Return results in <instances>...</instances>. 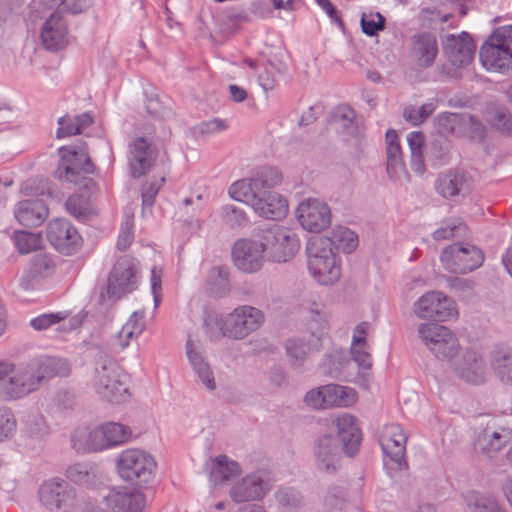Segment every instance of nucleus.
<instances>
[{
  "label": "nucleus",
  "instance_id": "nucleus-36",
  "mask_svg": "<svg viewBox=\"0 0 512 512\" xmlns=\"http://www.w3.org/2000/svg\"><path fill=\"white\" fill-rule=\"evenodd\" d=\"M240 474L241 467L238 462L230 460L226 455H219L212 461L210 477L215 485L223 484Z\"/></svg>",
  "mask_w": 512,
  "mask_h": 512
},
{
  "label": "nucleus",
  "instance_id": "nucleus-45",
  "mask_svg": "<svg viewBox=\"0 0 512 512\" xmlns=\"http://www.w3.org/2000/svg\"><path fill=\"white\" fill-rule=\"evenodd\" d=\"M467 502L471 512H506L495 498L474 492L467 496Z\"/></svg>",
  "mask_w": 512,
  "mask_h": 512
},
{
  "label": "nucleus",
  "instance_id": "nucleus-47",
  "mask_svg": "<svg viewBox=\"0 0 512 512\" xmlns=\"http://www.w3.org/2000/svg\"><path fill=\"white\" fill-rule=\"evenodd\" d=\"M355 121V112L348 105L337 106L330 115L329 122L333 125L342 128L343 130H349Z\"/></svg>",
  "mask_w": 512,
  "mask_h": 512
},
{
  "label": "nucleus",
  "instance_id": "nucleus-30",
  "mask_svg": "<svg viewBox=\"0 0 512 512\" xmlns=\"http://www.w3.org/2000/svg\"><path fill=\"white\" fill-rule=\"evenodd\" d=\"M186 354L193 370L198 375L201 382L209 390H214L216 388V383L210 366L206 362L202 353L194 347L193 341L190 337L186 341Z\"/></svg>",
  "mask_w": 512,
  "mask_h": 512
},
{
  "label": "nucleus",
  "instance_id": "nucleus-29",
  "mask_svg": "<svg viewBox=\"0 0 512 512\" xmlns=\"http://www.w3.org/2000/svg\"><path fill=\"white\" fill-rule=\"evenodd\" d=\"M71 443L73 449L82 454L104 450V442L101 440L98 427L93 430L87 427L75 429L71 435Z\"/></svg>",
  "mask_w": 512,
  "mask_h": 512
},
{
  "label": "nucleus",
  "instance_id": "nucleus-64",
  "mask_svg": "<svg viewBox=\"0 0 512 512\" xmlns=\"http://www.w3.org/2000/svg\"><path fill=\"white\" fill-rule=\"evenodd\" d=\"M73 512H103V510L99 507L96 500L78 494L77 504Z\"/></svg>",
  "mask_w": 512,
  "mask_h": 512
},
{
  "label": "nucleus",
  "instance_id": "nucleus-8",
  "mask_svg": "<svg viewBox=\"0 0 512 512\" xmlns=\"http://www.w3.org/2000/svg\"><path fill=\"white\" fill-rule=\"evenodd\" d=\"M282 182L281 173L274 167L259 168L252 177L234 182L228 190L230 197L236 201L253 195L272 192L271 189Z\"/></svg>",
  "mask_w": 512,
  "mask_h": 512
},
{
  "label": "nucleus",
  "instance_id": "nucleus-40",
  "mask_svg": "<svg viewBox=\"0 0 512 512\" xmlns=\"http://www.w3.org/2000/svg\"><path fill=\"white\" fill-rule=\"evenodd\" d=\"M274 496L281 512H297L303 505V496L291 487L278 489Z\"/></svg>",
  "mask_w": 512,
  "mask_h": 512
},
{
  "label": "nucleus",
  "instance_id": "nucleus-7",
  "mask_svg": "<svg viewBox=\"0 0 512 512\" xmlns=\"http://www.w3.org/2000/svg\"><path fill=\"white\" fill-rule=\"evenodd\" d=\"M77 490L62 478H50L39 486L38 498L50 512H73L77 504Z\"/></svg>",
  "mask_w": 512,
  "mask_h": 512
},
{
  "label": "nucleus",
  "instance_id": "nucleus-18",
  "mask_svg": "<svg viewBox=\"0 0 512 512\" xmlns=\"http://www.w3.org/2000/svg\"><path fill=\"white\" fill-rule=\"evenodd\" d=\"M157 158L156 148L145 138L137 137L129 144L128 164L133 178H140L152 168Z\"/></svg>",
  "mask_w": 512,
  "mask_h": 512
},
{
  "label": "nucleus",
  "instance_id": "nucleus-42",
  "mask_svg": "<svg viewBox=\"0 0 512 512\" xmlns=\"http://www.w3.org/2000/svg\"><path fill=\"white\" fill-rule=\"evenodd\" d=\"M341 276L340 258L334 249L329 255H322V285H333Z\"/></svg>",
  "mask_w": 512,
  "mask_h": 512
},
{
  "label": "nucleus",
  "instance_id": "nucleus-35",
  "mask_svg": "<svg viewBox=\"0 0 512 512\" xmlns=\"http://www.w3.org/2000/svg\"><path fill=\"white\" fill-rule=\"evenodd\" d=\"M101 440L104 442V450L122 445L132 437L130 427L117 422H108L98 426Z\"/></svg>",
  "mask_w": 512,
  "mask_h": 512
},
{
  "label": "nucleus",
  "instance_id": "nucleus-53",
  "mask_svg": "<svg viewBox=\"0 0 512 512\" xmlns=\"http://www.w3.org/2000/svg\"><path fill=\"white\" fill-rule=\"evenodd\" d=\"M438 345L442 352L433 354L439 359H451L458 354L460 349L459 341L450 329H448V335L439 340Z\"/></svg>",
  "mask_w": 512,
  "mask_h": 512
},
{
  "label": "nucleus",
  "instance_id": "nucleus-20",
  "mask_svg": "<svg viewBox=\"0 0 512 512\" xmlns=\"http://www.w3.org/2000/svg\"><path fill=\"white\" fill-rule=\"evenodd\" d=\"M240 202L250 205L261 217L280 220L288 213V202L277 192L263 193L241 199Z\"/></svg>",
  "mask_w": 512,
  "mask_h": 512
},
{
  "label": "nucleus",
  "instance_id": "nucleus-11",
  "mask_svg": "<svg viewBox=\"0 0 512 512\" xmlns=\"http://www.w3.org/2000/svg\"><path fill=\"white\" fill-rule=\"evenodd\" d=\"M138 282L139 271L136 260L128 255L121 256L110 272L107 295L113 300H118L122 295L136 290Z\"/></svg>",
  "mask_w": 512,
  "mask_h": 512
},
{
  "label": "nucleus",
  "instance_id": "nucleus-2",
  "mask_svg": "<svg viewBox=\"0 0 512 512\" xmlns=\"http://www.w3.org/2000/svg\"><path fill=\"white\" fill-rule=\"evenodd\" d=\"M128 375L117 362L102 350L95 354L93 386L97 394L111 403H121L129 397Z\"/></svg>",
  "mask_w": 512,
  "mask_h": 512
},
{
  "label": "nucleus",
  "instance_id": "nucleus-38",
  "mask_svg": "<svg viewBox=\"0 0 512 512\" xmlns=\"http://www.w3.org/2000/svg\"><path fill=\"white\" fill-rule=\"evenodd\" d=\"M418 334L432 353H441L438 343L442 337L448 335V328L435 323H422L418 327Z\"/></svg>",
  "mask_w": 512,
  "mask_h": 512
},
{
  "label": "nucleus",
  "instance_id": "nucleus-3",
  "mask_svg": "<svg viewBox=\"0 0 512 512\" xmlns=\"http://www.w3.org/2000/svg\"><path fill=\"white\" fill-rule=\"evenodd\" d=\"M116 467L124 481L138 487H146L154 481L157 463L150 453L130 448L118 455Z\"/></svg>",
  "mask_w": 512,
  "mask_h": 512
},
{
  "label": "nucleus",
  "instance_id": "nucleus-24",
  "mask_svg": "<svg viewBox=\"0 0 512 512\" xmlns=\"http://www.w3.org/2000/svg\"><path fill=\"white\" fill-rule=\"evenodd\" d=\"M40 38L43 46L50 51H57L67 44V27L59 13H52L44 22Z\"/></svg>",
  "mask_w": 512,
  "mask_h": 512
},
{
  "label": "nucleus",
  "instance_id": "nucleus-10",
  "mask_svg": "<svg viewBox=\"0 0 512 512\" xmlns=\"http://www.w3.org/2000/svg\"><path fill=\"white\" fill-rule=\"evenodd\" d=\"M225 321L220 322L225 337L241 340L252 332L256 331L264 322L263 312L249 305L235 308L231 313L224 316Z\"/></svg>",
  "mask_w": 512,
  "mask_h": 512
},
{
  "label": "nucleus",
  "instance_id": "nucleus-19",
  "mask_svg": "<svg viewBox=\"0 0 512 512\" xmlns=\"http://www.w3.org/2000/svg\"><path fill=\"white\" fill-rule=\"evenodd\" d=\"M475 49L473 39L466 32L459 35H447L443 41V50L447 59L458 68L467 66L472 62Z\"/></svg>",
  "mask_w": 512,
  "mask_h": 512
},
{
  "label": "nucleus",
  "instance_id": "nucleus-28",
  "mask_svg": "<svg viewBox=\"0 0 512 512\" xmlns=\"http://www.w3.org/2000/svg\"><path fill=\"white\" fill-rule=\"evenodd\" d=\"M468 187L467 175L457 170H449L446 173L440 174L435 184L436 191L446 199L461 194Z\"/></svg>",
  "mask_w": 512,
  "mask_h": 512
},
{
  "label": "nucleus",
  "instance_id": "nucleus-4",
  "mask_svg": "<svg viewBox=\"0 0 512 512\" xmlns=\"http://www.w3.org/2000/svg\"><path fill=\"white\" fill-rule=\"evenodd\" d=\"M483 67L493 72L512 71V25L494 30L479 53Z\"/></svg>",
  "mask_w": 512,
  "mask_h": 512
},
{
  "label": "nucleus",
  "instance_id": "nucleus-15",
  "mask_svg": "<svg viewBox=\"0 0 512 512\" xmlns=\"http://www.w3.org/2000/svg\"><path fill=\"white\" fill-rule=\"evenodd\" d=\"M325 426L331 432L336 433L342 442L343 450L348 456L352 457L358 452L362 441V432L355 416L349 413H341L330 420H326Z\"/></svg>",
  "mask_w": 512,
  "mask_h": 512
},
{
  "label": "nucleus",
  "instance_id": "nucleus-52",
  "mask_svg": "<svg viewBox=\"0 0 512 512\" xmlns=\"http://www.w3.org/2000/svg\"><path fill=\"white\" fill-rule=\"evenodd\" d=\"M68 317L65 311L56 313H45L30 320V326L36 331H44L51 326L60 323Z\"/></svg>",
  "mask_w": 512,
  "mask_h": 512
},
{
  "label": "nucleus",
  "instance_id": "nucleus-16",
  "mask_svg": "<svg viewBox=\"0 0 512 512\" xmlns=\"http://www.w3.org/2000/svg\"><path fill=\"white\" fill-rule=\"evenodd\" d=\"M47 239L57 251L65 255L76 253L82 244V238L77 229L63 218L49 222Z\"/></svg>",
  "mask_w": 512,
  "mask_h": 512
},
{
  "label": "nucleus",
  "instance_id": "nucleus-55",
  "mask_svg": "<svg viewBox=\"0 0 512 512\" xmlns=\"http://www.w3.org/2000/svg\"><path fill=\"white\" fill-rule=\"evenodd\" d=\"M134 217L133 215L126 214L122 221L120 233L117 240V248L120 251H125L134 240Z\"/></svg>",
  "mask_w": 512,
  "mask_h": 512
},
{
  "label": "nucleus",
  "instance_id": "nucleus-57",
  "mask_svg": "<svg viewBox=\"0 0 512 512\" xmlns=\"http://www.w3.org/2000/svg\"><path fill=\"white\" fill-rule=\"evenodd\" d=\"M66 209L70 215L78 220H86L88 217V206L86 199L81 195H71L66 200Z\"/></svg>",
  "mask_w": 512,
  "mask_h": 512
},
{
  "label": "nucleus",
  "instance_id": "nucleus-25",
  "mask_svg": "<svg viewBox=\"0 0 512 512\" xmlns=\"http://www.w3.org/2000/svg\"><path fill=\"white\" fill-rule=\"evenodd\" d=\"M49 209L42 199H26L20 201L15 210V217L22 226L35 228L47 219Z\"/></svg>",
  "mask_w": 512,
  "mask_h": 512
},
{
  "label": "nucleus",
  "instance_id": "nucleus-46",
  "mask_svg": "<svg viewBox=\"0 0 512 512\" xmlns=\"http://www.w3.org/2000/svg\"><path fill=\"white\" fill-rule=\"evenodd\" d=\"M493 366L499 379L512 385V349L498 351Z\"/></svg>",
  "mask_w": 512,
  "mask_h": 512
},
{
  "label": "nucleus",
  "instance_id": "nucleus-13",
  "mask_svg": "<svg viewBox=\"0 0 512 512\" xmlns=\"http://www.w3.org/2000/svg\"><path fill=\"white\" fill-rule=\"evenodd\" d=\"M415 314L421 319L449 321L458 317V309L453 299L437 291L427 292L413 305Z\"/></svg>",
  "mask_w": 512,
  "mask_h": 512
},
{
  "label": "nucleus",
  "instance_id": "nucleus-34",
  "mask_svg": "<svg viewBox=\"0 0 512 512\" xmlns=\"http://www.w3.org/2000/svg\"><path fill=\"white\" fill-rule=\"evenodd\" d=\"M386 143L387 173L391 178H396L404 171V162L399 138L395 130H387Z\"/></svg>",
  "mask_w": 512,
  "mask_h": 512
},
{
  "label": "nucleus",
  "instance_id": "nucleus-39",
  "mask_svg": "<svg viewBox=\"0 0 512 512\" xmlns=\"http://www.w3.org/2000/svg\"><path fill=\"white\" fill-rule=\"evenodd\" d=\"M221 220L231 230H239L249 225L247 213L234 204H226L221 207Z\"/></svg>",
  "mask_w": 512,
  "mask_h": 512
},
{
  "label": "nucleus",
  "instance_id": "nucleus-5",
  "mask_svg": "<svg viewBox=\"0 0 512 512\" xmlns=\"http://www.w3.org/2000/svg\"><path fill=\"white\" fill-rule=\"evenodd\" d=\"M60 160L55 170V177L74 184H83V187L90 188L96 184L92 178L82 174H92L95 171L87 150L83 147H61L59 148Z\"/></svg>",
  "mask_w": 512,
  "mask_h": 512
},
{
  "label": "nucleus",
  "instance_id": "nucleus-32",
  "mask_svg": "<svg viewBox=\"0 0 512 512\" xmlns=\"http://www.w3.org/2000/svg\"><path fill=\"white\" fill-rule=\"evenodd\" d=\"M94 123L92 112H84L80 115H64L58 119L57 138L82 134L83 131Z\"/></svg>",
  "mask_w": 512,
  "mask_h": 512
},
{
  "label": "nucleus",
  "instance_id": "nucleus-1",
  "mask_svg": "<svg viewBox=\"0 0 512 512\" xmlns=\"http://www.w3.org/2000/svg\"><path fill=\"white\" fill-rule=\"evenodd\" d=\"M70 373L71 364L62 357L40 355L18 365L0 361V400L22 399L44 382Z\"/></svg>",
  "mask_w": 512,
  "mask_h": 512
},
{
  "label": "nucleus",
  "instance_id": "nucleus-27",
  "mask_svg": "<svg viewBox=\"0 0 512 512\" xmlns=\"http://www.w3.org/2000/svg\"><path fill=\"white\" fill-rule=\"evenodd\" d=\"M359 401L358 392L339 384L322 386V408H350Z\"/></svg>",
  "mask_w": 512,
  "mask_h": 512
},
{
  "label": "nucleus",
  "instance_id": "nucleus-51",
  "mask_svg": "<svg viewBox=\"0 0 512 512\" xmlns=\"http://www.w3.org/2000/svg\"><path fill=\"white\" fill-rule=\"evenodd\" d=\"M225 318L223 315L213 316L206 313L203 317V327L205 334L211 341H218L222 337H225L224 329L220 322H224Z\"/></svg>",
  "mask_w": 512,
  "mask_h": 512
},
{
  "label": "nucleus",
  "instance_id": "nucleus-59",
  "mask_svg": "<svg viewBox=\"0 0 512 512\" xmlns=\"http://www.w3.org/2000/svg\"><path fill=\"white\" fill-rule=\"evenodd\" d=\"M350 354L354 362L361 369H371L373 365L372 355L368 345H351Z\"/></svg>",
  "mask_w": 512,
  "mask_h": 512
},
{
  "label": "nucleus",
  "instance_id": "nucleus-9",
  "mask_svg": "<svg viewBox=\"0 0 512 512\" xmlns=\"http://www.w3.org/2000/svg\"><path fill=\"white\" fill-rule=\"evenodd\" d=\"M440 260L448 271L466 274L482 265L484 254L481 249L472 244L454 243L443 249Z\"/></svg>",
  "mask_w": 512,
  "mask_h": 512
},
{
  "label": "nucleus",
  "instance_id": "nucleus-33",
  "mask_svg": "<svg viewBox=\"0 0 512 512\" xmlns=\"http://www.w3.org/2000/svg\"><path fill=\"white\" fill-rule=\"evenodd\" d=\"M512 439V429L508 427H491L487 426L479 441L482 449L487 454H493L500 451Z\"/></svg>",
  "mask_w": 512,
  "mask_h": 512
},
{
  "label": "nucleus",
  "instance_id": "nucleus-22",
  "mask_svg": "<svg viewBox=\"0 0 512 512\" xmlns=\"http://www.w3.org/2000/svg\"><path fill=\"white\" fill-rule=\"evenodd\" d=\"M410 57L415 64L422 68L434 64L439 53L438 42L435 34L430 32H419L414 34L410 40Z\"/></svg>",
  "mask_w": 512,
  "mask_h": 512
},
{
  "label": "nucleus",
  "instance_id": "nucleus-23",
  "mask_svg": "<svg viewBox=\"0 0 512 512\" xmlns=\"http://www.w3.org/2000/svg\"><path fill=\"white\" fill-rule=\"evenodd\" d=\"M56 264L51 255L38 253L31 257L28 270L19 279V286L24 291L34 288V282L50 277L55 272Z\"/></svg>",
  "mask_w": 512,
  "mask_h": 512
},
{
  "label": "nucleus",
  "instance_id": "nucleus-41",
  "mask_svg": "<svg viewBox=\"0 0 512 512\" xmlns=\"http://www.w3.org/2000/svg\"><path fill=\"white\" fill-rule=\"evenodd\" d=\"M207 285L210 293L215 297H223L230 291L228 270L225 267H213L210 270Z\"/></svg>",
  "mask_w": 512,
  "mask_h": 512
},
{
  "label": "nucleus",
  "instance_id": "nucleus-6",
  "mask_svg": "<svg viewBox=\"0 0 512 512\" xmlns=\"http://www.w3.org/2000/svg\"><path fill=\"white\" fill-rule=\"evenodd\" d=\"M258 237L264 252L272 262H288L300 247L297 235L287 227L277 224L260 229Z\"/></svg>",
  "mask_w": 512,
  "mask_h": 512
},
{
  "label": "nucleus",
  "instance_id": "nucleus-37",
  "mask_svg": "<svg viewBox=\"0 0 512 512\" xmlns=\"http://www.w3.org/2000/svg\"><path fill=\"white\" fill-rule=\"evenodd\" d=\"M327 244L330 248L344 253L353 252L359 243L358 236L350 229L338 226L332 231V236L327 238Z\"/></svg>",
  "mask_w": 512,
  "mask_h": 512
},
{
  "label": "nucleus",
  "instance_id": "nucleus-43",
  "mask_svg": "<svg viewBox=\"0 0 512 512\" xmlns=\"http://www.w3.org/2000/svg\"><path fill=\"white\" fill-rule=\"evenodd\" d=\"M307 267L316 282H320V233H313L306 243Z\"/></svg>",
  "mask_w": 512,
  "mask_h": 512
},
{
  "label": "nucleus",
  "instance_id": "nucleus-61",
  "mask_svg": "<svg viewBox=\"0 0 512 512\" xmlns=\"http://www.w3.org/2000/svg\"><path fill=\"white\" fill-rule=\"evenodd\" d=\"M407 142L411 151V156H423L425 148V136L420 131H413L408 134Z\"/></svg>",
  "mask_w": 512,
  "mask_h": 512
},
{
  "label": "nucleus",
  "instance_id": "nucleus-58",
  "mask_svg": "<svg viewBox=\"0 0 512 512\" xmlns=\"http://www.w3.org/2000/svg\"><path fill=\"white\" fill-rule=\"evenodd\" d=\"M385 19L380 13H363L361 17L362 31L368 35L373 36L378 31L383 30Z\"/></svg>",
  "mask_w": 512,
  "mask_h": 512
},
{
  "label": "nucleus",
  "instance_id": "nucleus-49",
  "mask_svg": "<svg viewBox=\"0 0 512 512\" xmlns=\"http://www.w3.org/2000/svg\"><path fill=\"white\" fill-rule=\"evenodd\" d=\"M17 430L16 418L8 407H0V442L11 439Z\"/></svg>",
  "mask_w": 512,
  "mask_h": 512
},
{
  "label": "nucleus",
  "instance_id": "nucleus-62",
  "mask_svg": "<svg viewBox=\"0 0 512 512\" xmlns=\"http://www.w3.org/2000/svg\"><path fill=\"white\" fill-rule=\"evenodd\" d=\"M123 326L124 332L129 330L128 333H134L136 336H139L145 329L144 313L137 311L133 312Z\"/></svg>",
  "mask_w": 512,
  "mask_h": 512
},
{
  "label": "nucleus",
  "instance_id": "nucleus-44",
  "mask_svg": "<svg viewBox=\"0 0 512 512\" xmlns=\"http://www.w3.org/2000/svg\"><path fill=\"white\" fill-rule=\"evenodd\" d=\"M467 233V226L461 218L446 220L441 227L436 229L432 237L434 240H449L456 236H464Z\"/></svg>",
  "mask_w": 512,
  "mask_h": 512
},
{
  "label": "nucleus",
  "instance_id": "nucleus-48",
  "mask_svg": "<svg viewBox=\"0 0 512 512\" xmlns=\"http://www.w3.org/2000/svg\"><path fill=\"white\" fill-rule=\"evenodd\" d=\"M434 103H426L415 108L410 105L404 108L403 117L404 119L414 126L422 124L435 110Z\"/></svg>",
  "mask_w": 512,
  "mask_h": 512
},
{
  "label": "nucleus",
  "instance_id": "nucleus-54",
  "mask_svg": "<svg viewBox=\"0 0 512 512\" xmlns=\"http://www.w3.org/2000/svg\"><path fill=\"white\" fill-rule=\"evenodd\" d=\"M14 242L17 250L21 254H27L38 248L40 237L33 233L17 231L14 235Z\"/></svg>",
  "mask_w": 512,
  "mask_h": 512
},
{
  "label": "nucleus",
  "instance_id": "nucleus-26",
  "mask_svg": "<svg viewBox=\"0 0 512 512\" xmlns=\"http://www.w3.org/2000/svg\"><path fill=\"white\" fill-rule=\"evenodd\" d=\"M458 376L466 382L479 384L484 382L486 367L482 356L474 350H467L455 364Z\"/></svg>",
  "mask_w": 512,
  "mask_h": 512
},
{
  "label": "nucleus",
  "instance_id": "nucleus-12",
  "mask_svg": "<svg viewBox=\"0 0 512 512\" xmlns=\"http://www.w3.org/2000/svg\"><path fill=\"white\" fill-rule=\"evenodd\" d=\"M273 486V478L268 469H258L247 474L230 490V496L237 503L263 499Z\"/></svg>",
  "mask_w": 512,
  "mask_h": 512
},
{
  "label": "nucleus",
  "instance_id": "nucleus-14",
  "mask_svg": "<svg viewBox=\"0 0 512 512\" xmlns=\"http://www.w3.org/2000/svg\"><path fill=\"white\" fill-rule=\"evenodd\" d=\"M407 435L399 424L385 425L381 431L380 445L385 456V462H390L394 469L402 470L406 462Z\"/></svg>",
  "mask_w": 512,
  "mask_h": 512
},
{
  "label": "nucleus",
  "instance_id": "nucleus-63",
  "mask_svg": "<svg viewBox=\"0 0 512 512\" xmlns=\"http://www.w3.org/2000/svg\"><path fill=\"white\" fill-rule=\"evenodd\" d=\"M340 452L339 448L335 446L333 449L329 450L326 453V456L322 457V464L324 465L325 471L327 473H333L335 472L338 467L340 466Z\"/></svg>",
  "mask_w": 512,
  "mask_h": 512
},
{
  "label": "nucleus",
  "instance_id": "nucleus-60",
  "mask_svg": "<svg viewBox=\"0 0 512 512\" xmlns=\"http://www.w3.org/2000/svg\"><path fill=\"white\" fill-rule=\"evenodd\" d=\"M299 340H288L286 343V351L288 356L291 358L292 365L296 368L299 362L304 363L307 360V349Z\"/></svg>",
  "mask_w": 512,
  "mask_h": 512
},
{
  "label": "nucleus",
  "instance_id": "nucleus-21",
  "mask_svg": "<svg viewBox=\"0 0 512 512\" xmlns=\"http://www.w3.org/2000/svg\"><path fill=\"white\" fill-rule=\"evenodd\" d=\"M104 501L112 512H142L145 507L144 494L135 488H113L104 496Z\"/></svg>",
  "mask_w": 512,
  "mask_h": 512
},
{
  "label": "nucleus",
  "instance_id": "nucleus-17",
  "mask_svg": "<svg viewBox=\"0 0 512 512\" xmlns=\"http://www.w3.org/2000/svg\"><path fill=\"white\" fill-rule=\"evenodd\" d=\"M261 242L252 239L237 240L232 249L235 266L245 273L258 272L265 261Z\"/></svg>",
  "mask_w": 512,
  "mask_h": 512
},
{
  "label": "nucleus",
  "instance_id": "nucleus-56",
  "mask_svg": "<svg viewBox=\"0 0 512 512\" xmlns=\"http://www.w3.org/2000/svg\"><path fill=\"white\" fill-rule=\"evenodd\" d=\"M25 432L32 438H42L48 433V428L43 416L30 414L26 417Z\"/></svg>",
  "mask_w": 512,
  "mask_h": 512
},
{
  "label": "nucleus",
  "instance_id": "nucleus-31",
  "mask_svg": "<svg viewBox=\"0 0 512 512\" xmlns=\"http://www.w3.org/2000/svg\"><path fill=\"white\" fill-rule=\"evenodd\" d=\"M296 217L303 229L311 233H320V201L308 198L296 209Z\"/></svg>",
  "mask_w": 512,
  "mask_h": 512
},
{
  "label": "nucleus",
  "instance_id": "nucleus-50",
  "mask_svg": "<svg viewBox=\"0 0 512 512\" xmlns=\"http://www.w3.org/2000/svg\"><path fill=\"white\" fill-rule=\"evenodd\" d=\"M165 182V178L158 180L147 181L141 187L142 196V213H145L146 209H151L155 203L156 196L159 193Z\"/></svg>",
  "mask_w": 512,
  "mask_h": 512
}]
</instances>
